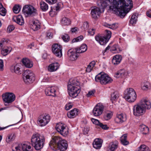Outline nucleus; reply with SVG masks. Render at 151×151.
Returning a JSON list of instances; mask_svg holds the SVG:
<instances>
[{
  "instance_id": "nucleus-56",
  "label": "nucleus",
  "mask_w": 151,
  "mask_h": 151,
  "mask_svg": "<svg viewBox=\"0 0 151 151\" xmlns=\"http://www.w3.org/2000/svg\"><path fill=\"white\" fill-rule=\"evenodd\" d=\"M83 27L85 30L87 29L89 27L88 23L87 22H84L83 24Z\"/></svg>"
},
{
  "instance_id": "nucleus-45",
  "label": "nucleus",
  "mask_w": 151,
  "mask_h": 151,
  "mask_svg": "<svg viewBox=\"0 0 151 151\" xmlns=\"http://www.w3.org/2000/svg\"><path fill=\"white\" fill-rule=\"evenodd\" d=\"M83 38V37L82 35H81L77 38H74L72 40L71 43H73L76 42L81 41Z\"/></svg>"
},
{
  "instance_id": "nucleus-16",
  "label": "nucleus",
  "mask_w": 151,
  "mask_h": 151,
  "mask_svg": "<svg viewBox=\"0 0 151 151\" xmlns=\"http://www.w3.org/2000/svg\"><path fill=\"white\" fill-rule=\"evenodd\" d=\"M16 151L12 149V151H32L31 147L30 145L23 144H19L15 147Z\"/></svg>"
},
{
  "instance_id": "nucleus-59",
  "label": "nucleus",
  "mask_w": 151,
  "mask_h": 151,
  "mask_svg": "<svg viewBox=\"0 0 151 151\" xmlns=\"http://www.w3.org/2000/svg\"><path fill=\"white\" fill-rule=\"evenodd\" d=\"M46 1L49 4H52L55 3L57 0H46Z\"/></svg>"
},
{
  "instance_id": "nucleus-51",
  "label": "nucleus",
  "mask_w": 151,
  "mask_h": 151,
  "mask_svg": "<svg viewBox=\"0 0 151 151\" xmlns=\"http://www.w3.org/2000/svg\"><path fill=\"white\" fill-rule=\"evenodd\" d=\"M91 120L94 124L98 126L99 125L100 123V122L98 120L95 119L94 118H92L91 119Z\"/></svg>"
},
{
  "instance_id": "nucleus-20",
  "label": "nucleus",
  "mask_w": 151,
  "mask_h": 151,
  "mask_svg": "<svg viewBox=\"0 0 151 151\" xmlns=\"http://www.w3.org/2000/svg\"><path fill=\"white\" fill-rule=\"evenodd\" d=\"M127 119L126 114H117L115 119V122L117 123H122L125 122Z\"/></svg>"
},
{
  "instance_id": "nucleus-62",
  "label": "nucleus",
  "mask_w": 151,
  "mask_h": 151,
  "mask_svg": "<svg viewBox=\"0 0 151 151\" xmlns=\"http://www.w3.org/2000/svg\"><path fill=\"white\" fill-rule=\"evenodd\" d=\"M146 15L148 17L151 18V9H149L147 11Z\"/></svg>"
},
{
  "instance_id": "nucleus-37",
  "label": "nucleus",
  "mask_w": 151,
  "mask_h": 151,
  "mask_svg": "<svg viewBox=\"0 0 151 151\" xmlns=\"http://www.w3.org/2000/svg\"><path fill=\"white\" fill-rule=\"evenodd\" d=\"M95 64L96 63L94 61L91 62L88 66L86 69V72L88 73L90 72L95 66Z\"/></svg>"
},
{
  "instance_id": "nucleus-49",
  "label": "nucleus",
  "mask_w": 151,
  "mask_h": 151,
  "mask_svg": "<svg viewBox=\"0 0 151 151\" xmlns=\"http://www.w3.org/2000/svg\"><path fill=\"white\" fill-rule=\"evenodd\" d=\"M6 10L3 7L0 8V14L2 16H4L6 14Z\"/></svg>"
},
{
  "instance_id": "nucleus-24",
  "label": "nucleus",
  "mask_w": 151,
  "mask_h": 151,
  "mask_svg": "<svg viewBox=\"0 0 151 151\" xmlns=\"http://www.w3.org/2000/svg\"><path fill=\"white\" fill-rule=\"evenodd\" d=\"M87 49V47L86 44L82 45L80 47L75 48V51L78 53H83L85 52Z\"/></svg>"
},
{
  "instance_id": "nucleus-2",
  "label": "nucleus",
  "mask_w": 151,
  "mask_h": 151,
  "mask_svg": "<svg viewBox=\"0 0 151 151\" xmlns=\"http://www.w3.org/2000/svg\"><path fill=\"white\" fill-rule=\"evenodd\" d=\"M49 145L51 148L54 150H56L58 149L60 151H65L68 146L66 141L58 136L52 137Z\"/></svg>"
},
{
  "instance_id": "nucleus-9",
  "label": "nucleus",
  "mask_w": 151,
  "mask_h": 151,
  "mask_svg": "<svg viewBox=\"0 0 151 151\" xmlns=\"http://www.w3.org/2000/svg\"><path fill=\"white\" fill-rule=\"evenodd\" d=\"M55 128L58 132L64 136H66L68 134V128L63 123L59 122L57 124Z\"/></svg>"
},
{
  "instance_id": "nucleus-58",
  "label": "nucleus",
  "mask_w": 151,
  "mask_h": 151,
  "mask_svg": "<svg viewBox=\"0 0 151 151\" xmlns=\"http://www.w3.org/2000/svg\"><path fill=\"white\" fill-rule=\"evenodd\" d=\"M72 107V105H70V104H66L65 106V109L66 110H68L71 109Z\"/></svg>"
},
{
  "instance_id": "nucleus-31",
  "label": "nucleus",
  "mask_w": 151,
  "mask_h": 151,
  "mask_svg": "<svg viewBox=\"0 0 151 151\" xmlns=\"http://www.w3.org/2000/svg\"><path fill=\"white\" fill-rule=\"evenodd\" d=\"M139 129L142 132V134H147L148 133L149 129L145 125L143 124L140 125Z\"/></svg>"
},
{
  "instance_id": "nucleus-47",
  "label": "nucleus",
  "mask_w": 151,
  "mask_h": 151,
  "mask_svg": "<svg viewBox=\"0 0 151 151\" xmlns=\"http://www.w3.org/2000/svg\"><path fill=\"white\" fill-rule=\"evenodd\" d=\"M118 24L117 23H114L111 24H108L107 27L112 29H115L118 27Z\"/></svg>"
},
{
  "instance_id": "nucleus-38",
  "label": "nucleus",
  "mask_w": 151,
  "mask_h": 151,
  "mask_svg": "<svg viewBox=\"0 0 151 151\" xmlns=\"http://www.w3.org/2000/svg\"><path fill=\"white\" fill-rule=\"evenodd\" d=\"M40 8L43 11H46L48 9V5L43 1H41L40 4Z\"/></svg>"
},
{
  "instance_id": "nucleus-21",
  "label": "nucleus",
  "mask_w": 151,
  "mask_h": 151,
  "mask_svg": "<svg viewBox=\"0 0 151 151\" xmlns=\"http://www.w3.org/2000/svg\"><path fill=\"white\" fill-rule=\"evenodd\" d=\"M129 73L127 71L124 69H122L117 71L115 74V77L116 78L121 77L125 78L128 75Z\"/></svg>"
},
{
  "instance_id": "nucleus-33",
  "label": "nucleus",
  "mask_w": 151,
  "mask_h": 151,
  "mask_svg": "<svg viewBox=\"0 0 151 151\" xmlns=\"http://www.w3.org/2000/svg\"><path fill=\"white\" fill-rule=\"evenodd\" d=\"M61 23L63 25H68L71 24V21L67 18L64 17L61 19Z\"/></svg>"
},
{
  "instance_id": "nucleus-1",
  "label": "nucleus",
  "mask_w": 151,
  "mask_h": 151,
  "mask_svg": "<svg viewBox=\"0 0 151 151\" xmlns=\"http://www.w3.org/2000/svg\"><path fill=\"white\" fill-rule=\"evenodd\" d=\"M97 4L98 7H93L91 12L92 17L95 19L104 12L107 6L109 12L123 18L133 6L132 0H98Z\"/></svg>"
},
{
  "instance_id": "nucleus-3",
  "label": "nucleus",
  "mask_w": 151,
  "mask_h": 151,
  "mask_svg": "<svg viewBox=\"0 0 151 151\" xmlns=\"http://www.w3.org/2000/svg\"><path fill=\"white\" fill-rule=\"evenodd\" d=\"M69 81L68 86V93L70 97L76 98L81 91L80 83L76 79H71Z\"/></svg>"
},
{
  "instance_id": "nucleus-63",
  "label": "nucleus",
  "mask_w": 151,
  "mask_h": 151,
  "mask_svg": "<svg viewBox=\"0 0 151 151\" xmlns=\"http://www.w3.org/2000/svg\"><path fill=\"white\" fill-rule=\"evenodd\" d=\"M78 29V28L77 27H75L71 28V31L72 33H75Z\"/></svg>"
},
{
  "instance_id": "nucleus-35",
  "label": "nucleus",
  "mask_w": 151,
  "mask_h": 151,
  "mask_svg": "<svg viewBox=\"0 0 151 151\" xmlns=\"http://www.w3.org/2000/svg\"><path fill=\"white\" fill-rule=\"evenodd\" d=\"M119 97V93L118 92L115 91L112 93L111 96V100L112 102L113 103L114 101H115L118 99Z\"/></svg>"
},
{
  "instance_id": "nucleus-54",
  "label": "nucleus",
  "mask_w": 151,
  "mask_h": 151,
  "mask_svg": "<svg viewBox=\"0 0 151 151\" xmlns=\"http://www.w3.org/2000/svg\"><path fill=\"white\" fill-rule=\"evenodd\" d=\"M6 108L4 107V108H2L0 109V111H1L2 110L5 109ZM14 124L9 125L5 127H0V131L4 129L8 128V127H10L11 126H12Z\"/></svg>"
},
{
  "instance_id": "nucleus-43",
  "label": "nucleus",
  "mask_w": 151,
  "mask_h": 151,
  "mask_svg": "<svg viewBox=\"0 0 151 151\" xmlns=\"http://www.w3.org/2000/svg\"><path fill=\"white\" fill-rule=\"evenodd\" d=\"M137 17L136 15H132L131 17L130 20V23L132 24H135L136 23L137 21Z\"/></svg>"
},
{
  "instance_id": "nucleus-5",
  "label": "nucleus",
  "mask_w": 151,
  "mask_h": 151,
  "mask_svg": "<svg viewBox=\"0 0 151 151\" xmlns=\"http://www.w3.org/2000/svg\"><path fill=\"white\" fill-rule=\"evenodd\" d=\"M96 81L100 82L102 85H106L111 83L113 79L106 73L101 72L97 75L95 78Z\"/></svg>"
},
{
  "instance_id": "nucleus-30",
  "label": "nucleus",
  "mask_w": 151,
  "mask_h": 151,
  "mask_svg": "<svg viewBox=\"0 0 151 151\" xmlns=\"http://www.w3.org/2000/svg\"><path fill=\"white\" fill-rule=\"evenodd\" d=\"M118 144V142L116 141L112 142L109 144L108 148L111 151H114L117 148Z\"/></svg>"
},
{
  "instance_id": "nucleus-50",
  "label": "nucleus",
  "mask_w": 151,
  "mask_h": 151,
  "mask_svg": "<svg viewBox=\"0 0 151 151\" xmlns=\"http://www.w3.org/2000/svg\"><path fill=\"white\" fill-rule=\"evenodd\" d=\"M15 29V27L13 25L9 26L7 27V31L9 32H11Z\"/></svg>"
},
{
  "instance_id": "nucleus-7",
  "label": "nucleus",
  "mask_w": 151,
  "mask_h": 151,
  "mask_svg": "<svg viewBox=\"0 0 151 151\" xmlns=\"http://www.w3.org/2000/svg\"><path fill=\"white\" fill-rule=\"evenodd\" d=\"M106 31L107 32L106 36H102L98 34L95 37L96 40L101 45L106 44L111 37V32L107 30H106Z\"/></svg>"
},
{
  "instance_id": "nucleus-4",
  "label": "nucleus",
  "mask_w": 151,
  "mask_h": 151,
  "mask_svg": "<svg viewBox=\"0 0 151 151\" xmlns=\"http://www.w3.org/2000/svg\"><path fill=\"white\" fill-rule=\"evenodd\" d=\"M31 142L36 150H39L43 147L45 142L44 137L38 133L34 134L31 137Z\"/></svg>"
},
{
  "instance_id": "nucleus-32",
  "label": "nucleus",
  "mask_w": 151,
  "mask_h": 151,
  "mask_svg": "<svg viewBox=\"0 0 151 151\" xmlns=\"http://www.w3.org/2000/svg\"><path fill=\"white\" fill-rule=\"evenodd\" d=\"M20 69V68L17 65L14 66H12L10 68L12 72L15 73L17 74H21V71Z\"/></svg>"
},
{
  "instance_id": "nucleus-25",
  "label": "nucleus",
  "mask_w": 151,
  "mask_h": 151,
  "mask_svg": "<svg viewBox=\"0 0 151 151\" xmlns=\"http://www.w3.org/2000/svg\"><path fill=\"white\" fill-rule=\"evenodd\" d=\"M122 60L121 55H116L113 57L112 60V63L114 65H117L120 63Z\"/></svg>"
},
{
  "instance_id": "nucleus-29",
  "label": "nucleus",
  "mask_w": 151,
  "mask_h": 151,
  "mask_svg": "<svg viewBox=\"0 0 151 151\" xmlns=\"http://www.w3.org/2000/svg\"><path fill=\"white\" fill-rule=\"evenodd\" d=\"M59 66V65L58 63H52L49 66L48 69L50 71H53L57 70Z\"/></svg>"
},
{
  "instance_id": "nucleus-10",
  "label": "nucleus",
  "mask_w": 151,
  "mask_h": 151,
  "mask_svg": "<svg viewBox=\"0 0 151 151\" xmlns=\"http://www.w3.org/2000/svg\"><path fill=\"white\" fill-rule=\"evenodd\" d=\"M2 98L5 103V106H7L8 104L11 103L14 101L15 99V95L12 93H6L2 95Z\"/></svg>"
},
{
  "instance_id": "nucleus-44",
  "label": "nucleus",
  "mask_w": 151,
  "mask_h": 151,
  "mask_svg": "<svg viewBox=\"0 0 151 151\" xmlns=\"http://www.w3.org/2000/svg\"><path fill=\"white\" fill-rule=\"evenodd\" d=\"M150 84L148 82L145 83L142 87V89L144 90H147L148 89H150Z\"/></svg>"
},
{
  "instance_id": "nucleus-14",
  "label": "nucleus",
  "mask_w": 151,
  "mask_h": 151,
  "mask_svg": "<svg viewBox=\"0 0 151 151\" xmlns=\"http://www.w3.org/2000/svg\"><path fill=\"white\" fill-rule=\"evenodd\" d=\"M134 114L136 116L142 115L146 111L142 108V107L140 104L134 105L133 108Z\"/></svg>"
},
{
  "instance_id": "nucleus-52",
  "label": "nucleus",
  "mask_w": 151,
  "mask_h": 151,
  "mask_svg": "<svg viewBox=\"0 0 151 151\" xmlns=\"http://www.w3.org/2000/svg\"><path fill=\"white\" fill-rule=\"evenodd\" d=\"M46 35L47 39L51 38L52 37V34L50 32H47Z\"/></svg>"
},
{
  "instance_id": "nucleus-26",
  "label": "nucleus",
  "mask_w": 151,
  "mask_h": 151,
  "mask_svg": "<svg viewBox=\"0 0 151 151\" xmlns=\"http://www.w3.org/2000/svg\"><path fill=\"white\" fill-rule=\"evenodd\" d=\"M102 140L100 139H95L93 143V147L96 149H99L102 146Z\"/></svg>"
},
{
  "instance_id": "nucleus-18",
  "label": "nucleus",
  "mask_w": 151,
  "mask_h": 151,
  "mask_svg": "<svg viewBox=\"0 0 151 151\" xmlns=\"http://www.w3.org/2000/svg\"><path fill=\"white\" fill-rule=\"evenodd\" d=\"M140 104L146 111V109H149L151 108V103L147 99H142L140 101Z\"/></svg>"
},
{
  "instance_id": "nucleus-39",
  "label": "nucleus",
  "mask_w": 151,
  "mask_h": 151,
  "mask_svg": "<svg viewBox=\"0 0 151 151\" xmlns=\"http://www.w3.org/2000/svg\"><path fill=\"white\" fill-rule=\"evenodd\" d=\"M113 114L112 112L107 111L104 115V118L106 120L109 119L112 117Z\"/></svg>"
},
{
  "instance_id": "nucleus-8",
  "label": "nucleus",
  "mask_w": 151,
  "mask_h": 151,
  "mask_svg": "<svg viewBox=\"0 0 151 151\" xmlns=\"http://www.w3.org/2000/svg\"><path fill=\"white\" fill-rule=\"evenodd\" d=\"M23 75L24 81L27 84L33 83L35 80V75L34 73L31 71H25Z\"/></svg>"
},
{
  "instance_id": "nucleus-36",
  "label": "nucleus",
  "mask_w": 151,
  "mask_h": 151,
  "mask_svg": "<svg viewBox=\"0 0 151 151\" xmlns=\"http://www.w3.org/2000/svg\"><path fill=\"white\" fill-rule=\"evenodd\" d=\"M12 50L11 47H7L6 48L3 49L1 51V54L4 56H6Z\"/></svg>"
},
{
  "instance_id": "nucleus-61",
  "label": "nucleus",
  "mask_w": 151,
  "mask_h": 151,
  "mask_svg": "<svg viewBox=\"0 0 151 151\" xmlns=\"http://www.w3.org/2000/svg\"><path fill=\"white\" fill-rule=\"evenodd\" d=\"M4 66L3 61L0 59V70H3V67Z\"/></svg>"
},
{
  "instance_id": "nucleus-11",
  "label": "nucleus",
  "mask_w": 151,
  "mask_h": 151,
  "mask_svg": "<svg viewBox=\"0 0 151 151\" xmlns=\"http://www.w3.org/2000/svg\"><path fill=\"white\" fill-rule=\"evenodd\" d=\"M50 120V116L49 115L43 114L40 115L37 120V123L41 127H43L47 124Z\"/></svg>"
},
{
  "instance_id": "nucleus-53",
  "label": "nucleus",
  "mask_w": 151,
  "mask_h": 151,
  "mask_svg": "<svg viewBox=\"0 0 151 151\" xmlns=\"http://www.w3.org/2000/svg\"><path fill=\"white\" fill-rule=\"evenodd\" d=\"M99 126L104 129H107L109 128L106 124H103V123L101 122Z\"/></svg>"
},
{
  "instance_id": "nucleus-48",
  "label": "nucleus",
  "mask_w": 151,
  "mask_h": 151,
  "mask_svg": "<svg viewBox=\"0 0 151 151\" xmlns=\"http://www.w3.org/2000/svg\"><path fill=\"white\" fill-rule=\"evenodd\" d=\"M62 38L65 42H68L70 40V37L68 34H65L63 36Z\"/></svg>"
},
{
  "instance_id": "nucleus-34",
  "label": "nucleus",
  "mask_w": 151,
  "mask_h": 151,
  "mask_svg": "<svg viewBox=\"0 0 151 151\" xmlns=\"http://www.w3.org/2000/svg\"><path fill=\"white\" fill-rule=\"evenodd\" d=\"M121 143L124 145H126L129 143V142L127 140V135L126 134L123 135L120 138Z\"/></svg>"
},
{
  "instance_id": "nucleus-12",
  "label": "nucleus",
  "mask_w": 151,
  "mask_h": 151,
  "mask_svg": "<svg viewBox=\"0 0 151 151\" xmlns=\"http://www.w3.org/2000/svg\"><path fill=\"white\" fill-rule=\"evenodd\" d=\"M22 11L24 14H27L28 16H34L37 14V10L30 5L25 6Z\"/></svg>"
},
{
  "instance_id": "nucleus-17",
  "label": "nucleus",
  "mask_w": 151,
  "mask_h": 151,
  "mask_svg": "<svg viewBox=\"0 0 151 151\" xmlns=\"http://www.w3.org/2000/svg\"><path fill=\"white\" fill-rule=\"evenodd\" d=\"M58 89V88L57 86L49 87L45 89V93L47 96H56V91Z\"/></svg>"
},
{
  "instance_id": "nucleus-40",
  "label": "nucleus",
  "mask_w": 151,
  "mask_h": 151,
  "mask_svg": "<svg viewBox=\"0 0 151 151\" xmlns=\"http://www.w3.org/2000/svg\"><path fill=\"white\" fill-rule=\"evenodd\" d=\"M15 135L14 134H11L9 135L6 139V142L9 143L11 141L14 140L15 138Z\"/></svg>"
},
{
  "instance_id": "nucleus-46",
  "label": "nucleus",
  "mask_w": 151,
  "mask_h": 151,
  "mask_svg": "<svg viewBox=\"0 0 151 151\" xmlns=\"http://www.w3.org/2000/svg\"><path fill=\"white\" fill-rule=\"evenodd\" d=\"M21 8L19 5H15L13 8V10L14 12L17 14L20 11Z\"/></svg>"
},
{
  "instance_id": "nucleus-64",
  "label": "nucleus",
  "mask_w": 151,
  "mask_h": 151,
  "mask_svg": "<svg viewBox=\"0 0 151 151\" xmlns=\"http://www.w3.org/2000/svg\"><path fill=\"white\" fill-rule=\"evenodd\" d=\"M34 46V43H31L30 45H28V48L29 49L32 48V47Z\"/></svg>"
},
{
  "instance_id": "nucleus-60",
  "label": "nucleus",
  "mask_w": 151,
  "mask_h": 151,
  "mask_svg": "<svg viewBox=\"0 0 151 151\" xmlns=\"http://www.w3.org/2000/svg\"><path fill=\"white\" fill-rule=\"evenodd\" d=\"M95 91L93 90L91 91H89L88 94H87V96L88 97H90V96L91 95H93V94H94L95 93Z\"/></svg>"
},
{
  "instance_id": "nucleus-6",
  "label": "nucleus",
  "mask_w": 151,
  "mask_h": 151,
  "mask_svg": "<svg viewBox=\"0 0 151 151\" xmlns=\"http://www.w3.org/2000/svg\"><path fill=\"white\" fill-rule=\"evenodd\" d=\"M135 91L132 88H127L124 93V97L129 102H134L136 99Z\"/></svg>"
},
{
  "instance_id": "nucleus-27",
  "label": "nucleus",
  "mask_w": 151,
  "mask_h": 151,
  "mask_svg": "<svg viewBox=\"0 0 151 151\" xmlns=\"http://www.w3.org/2000/svg\"><path fill=\"white\" fill-rule=\"evenodd\" d=\"M22 62L27 68H30L32 66V62L27 58H23L22 60Z\"/></svg>"
},
{
  "instance_id": "nucleus-22",
  "label": "nucleus",
  "mask_w": 151,
  "mask_h": 151,
  "mask_svg": "<svg viewBox=\"0 0 151 151\" xmlns=\"http://www.w3.org/2000/svg\"><path fill=\"white\" fill-rule=\"evenodd\" d=\"M13 21L16 22L20 25H22L24 23V21L22 15H19L17 16H14L12 18Z\"/></svg>"
},
{
  "instance_id": "nucleus-57",
  "label": "nucleus",
  "mask_w": 151,
  "mask_h": 151,
  "mask_svg": "<svg viewBox=\"0 0 151 151\" xmlns=\"http://www.w3.org/2000/svg\"><path fill=\"white\" fill-rule=\"evenodd\" d=\"M60 3H58L56 6L53 7V8L56 11H59L60 7Z\"/></svg>"
},
{
  "instance_id": "nucleus-13",
  "label": "nucleus",
  "mask_w": 151,
  "mask_h": 151,
  "mask_svg": "<svg viewBox=\"0 0 151 151\" xmlns=\"http://www.w3.org/2000/svg\"><path fill=\"white\" fill-rule=\"evenodd\" d=\"M62 46L58 44H53L52 46L53 53L57 57L60 58L62 56Z\"/></svg>"
},
{
  "instance_id": "nucleus-55",
  "label": "nucleus",
  "mask_w": 151,
  "mask_h": 151,
  "mask_svg": "<svg viewBox=\"0 0 151 151\" xmlns=\"http://www.w3.org/2000/svg\"><path fill=\"white\" fill-rule=\"evenodd\" d=\"M95 32V29H89L88 31V34L91 36L93 35Z\"/></svg>"
},
{
  "instance_id": "nucleus-15",
  "label": "nucleus",
  "mask_w": 151,
  "mask_h": 151,
  "mask_svg": "<svg viewBox=\"0 0 151 151\" xmlns=\"http://www.w3.org/2000/svg\"><path fill=\"white\" fill-rule=\"evenodd\" d=\"M104 108V106L101 104H97L93 110L94 115L95 116H98L101 114L103 111Z\"/></svg>"
},
{
  "instance_id": "nucleus-19",
  "label": "nucleus",
  "mask_w": 151,
  "mask_h": 151,
  "mask_svg": "<svg viewBox=\"0 0 151 151\" xmlns=\"http://www.w3.org/2000/svg\"><path fill=\"white\" fill-rule=\"evenodd\" d=\"M78 53H77L75 50L73 51L71 49L69 50L67 53L69 59L72 61H74L76 60L78 58Z\"/></svg>"
},
{
  "instance_id": "nucleus-41",
  "label": "nucleus",
  "mask_w": 151,
  "mask_h": 151,
  "mask_svg": "<svg viewBox=\"0 0 151 151\" xmlns=\"http://www.w3.org/2000/svg\"><path fill=\"white\" fill-rule=\"evenodd\" d=\"M137 151H150V150L148 146L145 145H142L139 147Z\"/></svg>"
},
{
  "instance_id": "nucleus-28",
  "label": "nucleus",
  "mask_w": 151,
  "mask_h": 151,
  "mask_svg": "<svg viewBox=\"0 0 151 151\" xmlns=\"http://www.w3.org/2000/svg\"><path fill=\"white\" fill-rule=\"evenodd\" d=\"M78 114V109H74L70 111L67 114L68 117L70 118H73L76 116Z\"/></svg>"
},
{
  "instance_id": "nucleus-42",
  "label": "nucleus",
  "mask_w": 151,
  "mask_h": 151,
  "mask_svg": "<svg viewBox=\"0 0 151 151\" xmlns=\"http://www.w3.org/2000/svg\"><path fill=\"white\" fill-rule=\"evenodd\" d=\"M110 50L111 51H114V53H119L121 51L118 47V46L116 45H113L110 48Z\"/></svg>"
},
{
  "instance_id": "nucleus-23",
  "label": "nucleus",
  "mask_w": 151,
  "mask_h": 151,
  "mask_svg": "<svg viewBox=\"0 0 151 151\" xmlns=\"http://www.w3.org/2000/svg\"><path fill=\"white\" fill-rule=\"evenodd\" d=\"M30 27L34 31L37 30L40 28V23L37 20L33 21L31 22Z\"/></svg>"
}]
</instances>
